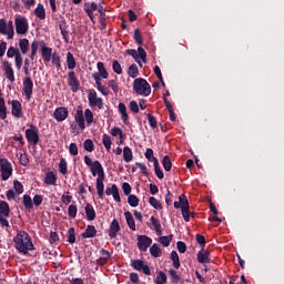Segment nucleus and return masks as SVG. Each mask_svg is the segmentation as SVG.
<instances>
[{
	"mask_svg": "<svg viewBox=\"0 0 284 284\" xmlns=\"http://www.w3.org/2000/svg\"><path fill=\"white\" fill-rule=\"evenodd\" d=\"M83 149L85 152H94V142L91 139H88L83 143Z\"/></svg>",
	"mask_w": 284,
	"mask_h": 284,
	"instance_id": "nucleus-51",
	"label": "nucleus"
},
{
	"mask_svg": "<svg viewBox=\"0 0 284 284\" xmlns=\"http://www.w3.org/2000/svg\"><path fill=\"white\" fill-rule=\"evenodd\" d=\"M112 68L115 74H123V68H121V63L119 62V60L113 61Z\"/></svg>",
	"mask_w": 284,
	"mask_h": 284,
	"instance_id": "nucleus-58",
	"label": "nucleus"
},
{
	"mask_svg": "<svg viewBox=\"0 0 284 284\" xmlns=\"http://www.w3.org/2000/svg\"><path fill=\"white\" fill-rule=\"evenodd\" d=\"M91 173L92 176H97L98 174V179L105 176V171L103 170V165H101V162H99V160H95L93 162V165L91 166Z\"/></svg>",
	"mask_w": 284,
	"mask_h": 284,
	"instance_id": "nucleus-17",
	"label": "nucleus"
},
{
	"mask_svg": "<svg viewBox=\"0 0 284 284\" xmlns=\"http://www.w3.org/2000/svg\"><path fill=\"white\" fill-rule=\"evenodd\" d=\"M111 135L112 136H119L120 139H123V130H121L119 126H114L111 129Z\"/></svg>",
	"mask_w": 284,
	"mask_h": 284,
	"instance_id": "nucleus-59",
	"label": "nucleus"
},
{
	"mask_svg": "<svg viewBox=\"0 0 284 284\" xmlns=\"http://www.w3.org/2000/svg\"><path fill=\"white\" fill-rule=\"evenodd\" d=\"M77 212H79V209H77L75 204L69 205L68 214L70 219H77Z\"/></svg>",
	"mask_w": 284,
	"mask_h": 284,
	"instance_id": "nucleus-57",
	"label": "nucleus"
},
{
	"mask_svg": "<svg viewBox=\"0 0 284 284\" xmlns=\"http://www.w3.org/2000/svg\"><path fill=\"white\" fill-rule=\"evenodd\" d=\"M19 48L22 54H28V50H30V41L26 38L20 39Z\"/></svg>",
	"mask_w": 284,
	"mask_h": 284,
	"instance_id": "nucleus-34",
	"label": "nucleus"
},
{
	"mask_svg": "<svg viewBox=\"0 0 284 284\" xmlns=\"http://www.w3.org/2000/svg\"><path fill=\"white\" fill-rule=\"evenodd\" d=\"M84 6H85L84 10L88 17L90 18L91 21H94V12L95 10H99V4H97V2H91L90 8H88V3H85Z\"/></svg>",
	"mask_w": 284,
	"mask_h": 284,
	"instance_id": "nucleus-25",
	"label": "nucleus"
},
{
	"mask_svg": "<svg viewBox=\"0 0 284 284\" xmlns=\"http://www.w3.org/2000/svg\"><path fill=\"white\" fill-rule=\"evenodd\" d=\"M128 203L131 207H139V197L134 194L128 196Z\"/></svg>",
	"mask_w": 284,
	"mask_h": 284,
	"instance_id": "nucleus-49",
	"label": "nucleus"
},
{
	"mask_svg": "<svg viewBox=\"0 0 284 284\" xmlns=\"http://www.w3.org/2000/svg\"><path fill=\"white\" fill-rule=\"evenodd\" d=\"M88 101L90 108H98L99 110H103V98H98L97 91L94 89L89 90Z\"/></svg>",
	"mask_w": 284,
	"mask_h": 284,
	"instance_id": "nucleus-7",
	"label": "nucleus"
},
{
	"mask_svg": "<svg viewBox=\"0 0 284 284\" xmlns=\"http://www.w3.org/2000/svg\"><path fill=\"white\" fill-rule=\"evenodd\" d=\"M11 113L13 116H16V119L23 118V111H22L21 102L19 100L11 101Z\"/></svg>",
	"mask_w": 284,
	"mask_h": 284,
	"instance_id": "nucleus-12",
	"label": "nucleus"
},
{
	"mask_svg": "<svg viewBox=\"0 0 284 284\" xmlns=\"http://www.w3.org/2000/svg\"><path fill=\"white\" fill-rule=\"evenodd\" d=\"M149 203L151 207H154V210H163V205H161V202H159L154 196L149 199Z\"/></svg>",
	"mask_w": 284,
	"mask_h": 284,
	"instance_id": "nucleus-47",
	"label": "nucleus"
},
{
	"mask_svg": "<svg viewBox=\"0 0 284 284\" xmlns=\"http://www.w3.org/2000/svg\"><path fill=\"white\" fill-rule=\"evenodd\" d=\"M84 212L88 221H94V219H97V211H94V206H92V204L88 203L84 207Z\"/></svg>",
	"mask_w": 284,
	"mask_h": 284,
	"instance_id": "nucleus-28",
	"label": "nucleus"
},
{
	"mask_svg": "<svg viewBox=\"0 0 284 284\" xmlns=\"http://www.w3.org/2000/svg\"><path fill=\"white\" fill-rule=\"evenodd\" d=\"M64 43H70V33L61 24L59 26Z\"/></svg>",
	"mask_w": 284,
	"mask_h": 284,
	"instance_id": "nucleus-61",
	"label": "nucleus"
},
{
	"mask_svg": "<svg viewBox=\"0 0 284 284\" xmlns=\"http://www.w3.org/2000/svg\"><path fill=\"white\" fill-rule=\"evenodd\" d=\"M150 254L151 256H153V258H159L162 256L163 254V250H161V244H153L151 247H150Z\"/></svg>",
	"mask_w": 284,
	"mask_h": 284,
	"instance_id": "nucleus-29",
	"label": "nucleus"
},
{
	"mask_svg": "<svg viewBox=\"0 0 284 284\" xmlns=\"http://www.w3.org/2000/svg\"><path fill=\"white\" fill-rule=\"evenodd\" d=\"M162 165H163L165 172H170L172 170V160L170 159V155H165L163 158Z\"/></svg>",
	"mask_w": 284,
	"mask_h": 284,
	"instance_id": "nucleus-45",
	"label": "nucleus"
},
{
	"mask_svg": "<svg viewBox=\"0 0 284 284\" xmlns=\"http://www.w3.org/2000/svg\"><path fill=\"white\" fill-rule=\"evenodd\" d=\"M59 172H61L64 175L68 174V161L65 160V158L60 159Z\"/></svg>",
	"mask_w": 284,
	"mask_h": 284,
	"instance_id": "nucleus-46",
	"label": "nucleus"
},
{
	"mask_svg": "<svg viewBox=\"0 0 284 284\" xmlns=\"http://www.w3.org/2000/svg\"><path fill=\"white\" fill-rule=\"evenodd\" d=\"M26 139L31 145H38L41 138L39 135V128L34 124H29V129L26 130Z\"/></svg>",
	"mask_w": 284,
	"mask_h": 284,
	"instance_id": "nucleus-3",
	"label": "nucleus"
},
{
	"mask_svg": "<svg viewBox=\"0 0 284 284\" xmlns=\"http://www.w3.org/2000/svg\"><path fill=\"white\" fill-rule=\"evenodd\" d=\"M2 65L8 81H10V83H14V69H12V63L9 61H3Z\"/></svg>",
	"mask_w": 284,
	"mask_h": 284,
	"instance_id": "nucleus-15",
	"label": "nucleus"
},
{
	"mask_svg": "<svg viewBox=\"0 0 284 284\" xmlns=\"http://www.w3.org/2000/svg\"><path fill=\"white\" fill-rule=\"evenodd\" d=\"M178 202L180 203L181 210H183V207H190V202L187 201V197L184 194L179 196Z\"/></svg>",
	"mask_w": 284,
	"mask_h": 284,
	"instance_id": "nucleus-55",
	"label": "nucleus"
},
{
	"mask_svg": "<svg viewBox=\"0 0 284 284\" xmlns=\"http://www.w3.org/2000/svg\"><path fill=\"white\" fill-rule=\"evenodd\" d=\"M13 187L16 190V194H23V184H21V182H19V180H16L13 182Z\"/></svg>",
	"mask_w": 284,
	"mask_h": 284,
	"instance_id": "nucleus-62",
	"label": "nucleus"
},
{
	"mask_svg": "<svg viewBox=\"0 0 284 284\" xmlns=\"http://www.w3.org/2000/svg\"><path fill=\"white\" fill-rule=\"evenodd\" d=\"M68 85L73 92H79L81 90V82L79 81V78H77V72L70 71L68 73Z\"/></svg>",
	"mask_w": 284,
	"mask_h": 284,
	"instance_id": "nucleus-10",
	"label": "nucleus"
},
{
	"mask_svg": "<svg viewBox=\"0 0 284 284\" xmlns=\"http://www.w3.org/2000/svg\"><path fill=\"white\" fill-rule=\"evenodd\" d=\"M21 54V51H19V49L14 48V47H10L7 51V57L8 59H17V57H19Z\"/></svg>",
	"mask_w": 284,
	"mask_h": 284,
	"instance_id": "nucleus-44",
	"label": "nucleus"
},
{
	"mask_svg": "<svg viewBox=\"0 0 284 284\" xmlns=\"http://www.w3.org/2000/svg\"><path fill=\"white\" fill-rule=\"evenodd\" d=\"M154 168V172H155V176H158V179H164L165 174H163V170H161V165L158 163L153 164Z\"/></svg>",
	"mask_w": 284,
	"mask_h": 284,
	"instance_id": "nucleus-56",
	"label": "nucleus"
},
{
	"mask_svg": "<svg viewBox=\"0 0 284 284\" xmlns=\"http://www.w3.org/2000/svg\"><path fill=\"white\" fill-rule=\"evenodd\" d=\"M68 109L65 106L57 108L53 112V116L58 123H62V121H65L68 119Z\"/></svg>",
	"mask_w": 284,
	"mask_h": 284,
	"instance_id": "nucleus-13",
	"label": "nucleus"
},
{
	"mask_svg": "<svg viewBox=\"0 0 284 284\" xmlns=\"http://www.w3.org/2000/svg\"><path fill=\"white\" fill-rule=\"evenodd\" d=\"M74 121L75 123H78V126L80 128V130H85V118L83 115L82 106H78L77 113L74 115Z\"/></svg>",
	"mask_w": 284,
	"mask_h": 284,
	"instance_id": "nucleus-16",
	"label": "nucleus"
},
{
	"mask_svg": "<svg viewBox=\"0 0 284 284\" xmlns=\"http://www.w3.org/2000/svg\"><path fill=\"white\" fill-rule=\"evenodd\" d=\"M118 110L121 114L122 123H124V125H130V115H128V108L125 106V103L120 102Z\"/></svg>",
	"mask_w": 284,
	"mask_h": 284,
	"instance_id": "nucleus-19",
	"label": "nucleus"
},
{
	"mask_svg": "<svg viewBox=\"0 0 284 284\" xmlns=\"http://www.w3.org/2000/svg\"><path fill=\"white\" fill-rule=\"evenodd\" d=\"M52 48L47 47L44 41H41V57L44 61V63H50L52 59Z\"/></svg>",
	"mask_w": 284,
	"mask_h": 284,
	"instance_id": "nucleus-14",
	"label": "nucleus"
},
{
	"mask_svg": "<svg viewBox=\"0 0 284 284\" xmlns=\"http://www.w3.org/2000/svg\"><path fill=\"white\" fill-rule=\"evenodd\" d=\"M148 121L150 124V128L155 130V128H159V123L156 122V118L152 113H148Z\"/></svg>",
	"mask_w": 284,
	"mask_h": 284,
	"instance_id": "nucleus-53",
	"label": "nucleus"
},
{
	"mask_svg": "<svg viewBox=\"0 0 284 284\" xmlns=\"http://www.w3.org/2000/svg\"><path fill=\"white\" fill-rule=\"evenodd\" d=\"M134 154L132 153V149L130 146L123 148V160L125 163H131L133 161Z\"/></svg>",
	"mask_w": 284,
	"mask_h": 284,
	"instance_id": "nucleus-32",
	"label": "nucleus"
},
{
	"mask_svg": "<svg viewBox=\"0 0 284 284\" xmlns=\"http://www.w3.org/2000/svg\"><path fill=\"white\" fill-rule=\"evenodd\" d=\"M169 274H170V276L172 278V283H179L181 281V276L179 275V273H176L175 270L171 268L169 271Z\"/></svg>",
	"mask_w": 284,
	"mask_h": 284,
	"instance_id": "nucleus-60",
	"label": "nucleus"
},
{
	"mask_svg": "<svg viewBox=\"0 0 284 284\" xmlns=\"http://www.w3.org/2000/svg\"><path fill=\"white\" fill-rule=\"evenodd\" d=\"M144 156L149 161V163H153V165H156V163H159V159L154 156V150L152 149H146Z\"/></svg>",
	"mask_w": 284,
	"mask_h": 284,
	"instance_id": "nucleus-33",
	"label": "nucleus"
},
{
	"mask_svg": "<svg viewBox=\"0 0 284 284\" xmlns=\"http://www.w3.org/2000/svg\"><path fill=\"white\" fill-rule=\"evenodd\" d=\"M52 65H55L57 70H61V55L59 53L54 52L51 58Z\"/></svg>",
	"mask_w": 284,
	"mask_h": 284,
	"instance_id": "nucleus-39",
	"label": "nucleus"
},
{
	"mask_svg": "<svg viewBox=\"0 0 284 284\" xmlns=\"http://www.w3.org/2000/svg\"><path fill=\"white\" fill-rule=\"evenodd\" d=\"M67 65L69 70H74V68H77V60L74 59V54H72V52L67 53Z\"/></svg>",
	"mask_w": 284,
	"mask_h": 284,
	"instance_id": "nucleus-36",
	"label": "nucleus"
},
{
	"mask_svg": "<svg viewBox=\"0 0 284 284\" xmlns=\"http://www.w3.org/2000/svg\"><path fill=\"white\" fill-rule=\"evenodd\" d=\"M124 216L130 230H132V232H136V222H134V216H132V213L130 211H126L124 213Z\"/></svg>",
	"mask_w": 284,
	"mask_h": 284,
	"instance_id": "nucleus-27",
	"label": "nucleus"
},
{
	"mask_svg": "<svg viewBox=\"0 0 284 284\" xmlns=\"http://www.w3.org/2000/svg\"><path fill=\"white\" fill-rule=\"evenodd\" d=\"M22 199V203L26 210H32V207H34V204L32 203V197L30 195L24 194Z\"/></svg>",
	"mask_w": 284,
	"mask_h": 284,
	"instance_id": "nucleus-40",
	"label": "nucleus"
},
{
	"mask_svg": "<svg viewBox=\"0 0 284 284\" xmlns=\"http://www.w3.org/2000/svg\"><path fill=\"white\" fill-rule=\"evenodd\" d=\"M3 93H1L0 89V119L4 121V119H8V108L6 106V100L2 97Z\"/></svg>",
	"mask_w": 284,
	"mask_h": 284,
	"instance_id": "nucleus-23",
	"label": "nucleus"
},
{
	"mask_svg": "<svg viewBox=\"0 0 284 284\" xmlns=\"http://www.w3.org/2000/svg\"><path fill=\"white\" fill-rule=\"evenodd\" d=\"M182 216L185 221V223H190V206L189 207H182Z\"/></svg>",
	"mask_w": 284,
	"mask_h": 284,
	"instance_id": "nucleus-63",
	"label": "nucleus"
},
{
	"mask_svg": "<svg viewBox=\"0 0 284 284\" xmlns=\"http://www.w3.org/2000/svg\"><path fill=\"white\" fill-rule=\"evenodd\" d=\"M16 250L21 254H28L34 250V244L32 243V237L26 231H20L13 239Z\"/></svg>",
	"mask_w": 284,
	"mask_h": 284,
	"instance_id": "nucleus-1",
	"label": "nucleus"
},
{
	"mask_svg": "<svg viewBox=\"0 0 284 284\" xmlns=\"http://www.w3.org/2000/svg\"><path fill=\"white\" fill-rule=\"evenodd\" d=\"M0 216H10V204L6 201H0Z\"/></svg>",
	"mask_w": 284,
	"mask_h": 284,
	"instance_id": "nucleus-35",
	"label": "nucleus"
},
{
	"mask_svg": "<svg viewBox=\"0 0 284 284\" xmlns=\"http://www.w3.org/2000/svg\"><path fill=\"white\" fill-rule=\"evenodd\" d=\"M128 74L131 79H136V77H139V67L135 63L131 64Z\"/></svg>",
	"mask_w": 284,
	"mask_h": 284,
	"instance_id": "nucleus-42",
	"label": "nucleus"
},
{
	"mask_svg": "<svg viewBox=\"0 0 284 284\" xmlns=\"http://www.w3.org/2000/svg\"><path fill=\"white\" fill-rule=\"evenodd\" d=\"M0 172L2 181H8L12 176V163L8 159H0Z\"/></svg>",
	"mask_w": 284,
	"mask_h": 284,
	"instance_id": "nucleus-6",
	"label": "nucleus"
},
{
	"mask_svg": "<svg viewBox=\"0 0 284 284\" xmlns=\"http://www.w3.org/2000/svg\"><path fill=\"white\" fill-rule=\"evenodd\" d=\"M102 143L106 152H110V150H112V138L108 133H104L102 135Z\"/></svg>",
	"mask_w": 284,
	"mask_h": 284,
	"instance_id": "nucleus-37",
	"label": "nucleus"
},
{
	"mask_svg": "<svg viewBox=\"0 0 284 284\" xmlns=\"http://www.w3.org/2000/svg\"><path fill=\"white\" fill-rule=\"evenodd\" d=\"M134 41L138 45H143V36L141 34V30H134Z\"/></svg>",
	"mask_w": 284,
	"mask_h": 284,
	"instance_id": "nucleus-54",
	"label": "nucleus"
},
{
	"mask_svg": "<svg viewBox=\"0 0 284 284\" xmlns=\"http://www.w3.org/2000/svg\"><path fill=\"white\" fill-rule=\"evenodd\" d=\"M0 34L7 37V39H14V36H10V29L8 28V21L6 19H0Z\"/></svg>",
	"mask_w": 284,
	"mask_h": 284,
	"instance_id": "nucleus-21",
	"label": "nucleus"
},
{
	"mask_svg": "<svg viewBox=\"0 0 284 284\" xmlns=\"http://www.w3.org/2000/svg\"><path fill=\"white\" fill-rule=\"evenodd\" d=\"M119 232H121V225L119 224V220L114 219L109 227V237L116 239Z\"/></svg>",
	"mask_w": 284,
	"mask_h": 284,
	"instance_id": "nucleus-18",
	"label": "nucleus"
},
{
	"mask_svg": "<svg viewBox=\"0 0 284 284\" xmlns=\"http://www.w3.org/2000/svg\"><path fill=\"white\" fill-rule=\"evenodd\" d=\"M150 221L155 230V234H158V236H161V234H163V227L161 226V221H159V219L154 216H151Z\"/></svg>",
	"mask_w": 284,
	"mask_h": 284,
	"instance_id": "nucleus-30",
	"label": "nucleus"
},
{
	"mask_svg": "<svg viewBox=\"0 0 284 284\" xmlns=\"http://www.w3.org/2000/svg\"><path fill=\"white\" fill-rule=\"evenodd\" d=\"M68 243H70L71 245L77 243V234L74 227H70L68 231Z\"/></svg>",
	"mask_w": 284,
	"mask_h": 284,
	"instance_id": "nucleus-48",
	"label": "nucleus"
},
{
	"mask_svg": "<svg viewBox=\"0 0 284 284\" xmlns=\"http://www.w3.org/2000/svg\"><path fill=\"white\" fill-rule=\"evenodd\" d=\"M82 239H94L97 236V227L94 225H88L83 233Z\"/></svg>",
	"mask_w": 284,
	"mask_h": 284,
	"instance_id": "nucleus-24",
	"label": "nucleus"
},
{
	"mask_svg": "<svg viewBox=\"0 0 284 284\" xmlns=\"http://www.w3.org/2000/svg\"><path fill=\"white\" fill-rule=\"evenodd\" d=\"M45 185H57V175L53 171H49L44 178Z\"/></svg>",
	"mask_w": 284,
	"mask_h": 284,
	"instance_id": "nucleus-31",
	"label": "nucleus"
},
{
	"mask_svg": "<svg viewBox=\"0 0 284 284\" xmlns=\"http://www.w3.org/2000/svg\"><path fill=\"white\" fill-rule=\"evenodd\" d=\"M20 163L27 168V165L30 163V159L28 158L27 153L20 154Z\"/></svg>",
	"mask_w": 284,
	"mask_h": 284,
	"instance_id": "nucleus-64",
	"label": "nucleus"
},
{
	"mask_svg": "<svg viewBox=\"0 0 284 284\" xmlns=\"http://www.w3.org/2000/svg\"><path fill=\"white\" fill-rule=\"evenodd\" d=\"M171 261H173V267H175V270L181 267V260L179 258V253H176V251L171 252Z\"/></svg>",
	"mask_w": 284,
	"mask_h": 284,
	"instance_id": "nucleus-41",
	"label": "nucleus"
},
{
	"mask_svg": "<svg viewBox=\"0 0 284 284\" xmlns=\"http://www.w3.org/2000/svg\"><path fill=\"white\" fill-rule=\"evenodd\" d=\"M152 245V240L148 235H139L138 236V250L140 252H148V247Z\"/></svg>",
	"mask_w": 284,
	"mask_h": 284,
	"instance_id": "nucleus-11",
	"label": "nucleus"
},
{
	"mask_svg": "<svg viewBox=\"0 0 284 284\" xmlns=\"http://www.w3.org/2000/svg\"><path fill=\"white\" fill-rule=\"evenodd\" d=\"M84 119L88 125H92V123H94V113H92V110L85 109Z\"/></svg>",
	"mask_w": 284,
	"mask_h": 284,
	"instance_id": "nucleus-43",
	"label": "nucleus"
},
{
	"mask_svg": "<svg viewBox=\"0 0 284 284\" xmlns=\"http://www.w3.org/2000/svg\"><path fill=\"white\" fill-rule=\"evenodd\" d=\"M133 90L141 97H150L152 94V87L143 78H138L133 81Z\"/></svg>",
	"mask_w": 284,
	"mask_h": 284,
	"instance_id": "nucleus-2",
	"label": "nucleus"
},
{
	"mask_svg": "<svg viewBox=\"0 0 284 284\" xmlns=\"http://www.w3.org/2000/svg\"><path fill=\"white\" fill-rule=\"evenodd\" d=\"M197 262L199 263H211L212 260L210 258V252L205 251V250H201L197 253Z\"/></svg>",
	"mask_w": 284,
	"mask_h": 284,
	"instance_id": "nucleus-26",
	"label": "nucleus"
},
{
	"mask_svg": "<svg viewBox=\"0 0 284 284\" xmlns=\"http://www.w3.org/2000/svg\"><path fill=\"white\" fill-rule=\"evenodd\" d=\"M131 267H133V270H136L138 272H143V274H145L146 276H152V271L150 270V266L145 265L142 260H132Z\"/></svg>",
	"mask_w": 284,
	"mask_h": 284,
	"instance_id": "nucleus-9",
	"label": "nucleus"
},
{
	"mask_svg": "<svg viewBox=\"0 0 284 284\" xmlns=\"http://www.w3.org/2000/svg\"><path fill=\"white\" fill-rule=\"evenodd\" d=\"M97 68H98V72H99L98 74L102 79H108L109 74H108V70H105V64L103 62H98Z\"/></svg>",
	"mask_w": 284,
	"mask_h": 284,
	"instance_id": "nucleus-38",
	"label": "nucleus"
},
{
	"mask_svg": "<svg viewBox=\"0 0 284 284\" xmlns=\"http://www.w3.org/2000/svg\"><path fill=\"white\" fill-rule=\"evenodd\" d=\"M33 90H34V82H32V78L26 77L23 79V94L26 97V101H30L32 99Z\"/></svg>",
	"mask_w": 284,
	"mask_h": 284,
	"instance_id": "nucleus-8",
	"label": "nucleus"
},
{
	"mask_svg": "<svg viewBox=\"0 0 284 284\" xmlns=\"http://www.w3.org/2000/svg\"><path fill=\"white\" fill-rule=\"evenodd\" d=\"M126 54L134 58V60L140 67H142L143 64L139 59H141L143 63H148V52H145V49H143V47H139L138 52L135 49H128Z\"/></svg>",
	"mask_w": 284,
	"mask_h": 284,
	"instance_id": "nucleus-4",
	"label": "nucleus"
},
{
	"mask_svg": "<svg viewBox=\"0 0 284 284\" xmlns=\"http://www.w3.org/2000/svg\"><path fill=\"white\" fill-rule=\"evenodd\" d=\"M33 14L37 17V19H40V21H45V7L43 3H38Z\"/></svg>",
	"mask_w": 284,
	"mask_h": 284,
	"instance_id": "nucleus-22",
	"label": "nucleus"
},
{
	"mask_svg": "<svg viewBox=\"0 0 284 284\" xmlns=\"http://www.w3.org/2000/svg\"><path fill=\"white\" fill-rule=\"evenodd\" d=\"M156 284H165L168 283V275H165V273H163V271H160L156 275V280H155Z\"/></svg>",
	"mask_w": 284,
	"mask_h": 284,
	"instance_id": "nucleus-50",
	"label": "nucleus"
},
{
	"mask_svg": "<svg viewBox=\"0 0 284 284\" xmlns=\"http://www.w3.org/2000/svg\"><path fill=\"white\" fill-rule=\"evenodd\" d=\"M103 181H105V175L102 178H97L95 189L99 199H103V196H105V184L103 183Z\"/></svg>",
	"mask_w": 284,
	"mask_h": 284,
	"instance_id": "nucleus-20",
	"label": "nucleus"
},
{
	"mask_svg": "<svg viewBox=\"0 0 284 284\" xmlns=\"http://www.w3.org/2000/svg\"><path fill=\"white\" fill-rule=\"evenodd\" d=\"M173 235L169 236H160L159 241L164 247H170V243H172Z\"/></svg>",
	"mask_w": 284,
	"mask_h": 284,
	"instance_id": "nucleus-52",
	"label": "nucleus"
},
{
	"mask_svg": "<svg viewBox=\"0 0 284 284\" xmlns=\"http://www.w3.org/2000/svg\"><path fill=\"white\" fill-rule=\"evenodd\" d=\"M14 24L17 34H21L22 37L28 34V30H30L28 18L19 16L14 19Z\"/></svg>",
	"mask_w": 284,
	"mask_h": 284,
	"instance_id": "nucleus-5",
	"label": "nucleus"
}]
</instances>
